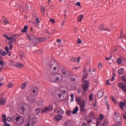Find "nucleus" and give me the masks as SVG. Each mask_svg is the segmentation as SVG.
Listing matches in <instances>:
<instances>
[{
  "label": "nucleus",
  "instance_id": "f257e3e1",
  "mask_svg": "<svg viewBox=\"0 0 126 126\" xmlns=\"http://www.w3.org/2000/svg\"><path fill=\"white\" fill-rule=\"evenodd\" d=\"M12 119L13 121H15L18 126H21L24 124V118L17 114L14 115Z\"/></svg>",
  "mask_w": 126,
  "mask_h": 126
},
{
  "label": "nucleus",
  "instance_id": "f03ea898",
  "mask_svg": "<svg viewBox=\"0 0 126 126\" xmlns=\"http://www.w3.org/2000/svg\"><path fill=\"white\" fill-rule=\"evenodd\" d=\"M34 124H36V118L32 117L31 116H29L27 119L25 126H33Z\"/></svg>",
  "mask_w": 126,
  "mask_h": 126
},
{
  "label": "nucleus",
  "instance_id": "7ed1b4c3",
  "mask_svg": "<svg viewBox=\"0 0 126 126\" xmlns=\"http://www.w3.org/2000/svg\"><path fill=\"white\" fill-rule=\"evenodd\" d=\"M28 39L30 41H32L33 44H38L40 43V40H39V38L36 37L35 35L31 34V35L28 34Z\"/></svg>",
  "mask_w": 126,
  "mask_h": 126
},
{
  "label": "nucleus",
  "instance_id": "20e7f679",
  "mask_svg": "<svg viewBox=\"0 0 126 126\" xmlns=\"http://www.w3.org/2000/svg\"><path fill=\"white\" fill-rule=\"evenodd\" d=\"M54 77L55 81L54 82H59V81H62L63 79V75L60 73H54Z\"/></svg>",
  "mask_w": 126,
  "mask_h": 126
},
{
  "label": "nucleus",
  "instance_id": "39448f33",
  "mask_svg": "<svg viewBox=\"0 0 126 126\" xmlns=\"http://www.w3.org/2000/svg\"><path fill=\"white\" fill-rule=\"evenodd\" d=\"M114 120L116 123H120L122 120V115L119 113H115L114 115Z\"/></svg>",
  "mask_w": 126,
  "mask_h": 126
},
{
  "label": "nucleus",
  "instance_id": "423d86ee",
  "mask_svg": "<svg viewBox=\"0 0 126 126\" xmlns=\"http://www.w3.org/2000/svg\"><path fill=\"white\" fill-rule=\"evenodd\" d=\"M82 88L84 92H86L88 90V88H89V81L86 80L85 84L82 86Z\"/></svg>",
  "mask_w": 126,
  "mask_h": 126
},
{
  "label": "nucleus",
  "instance_id": "0eeeda50",
  "mask_svg": "<svg viewBox=\"0 0 126 126\" xmlns=\"http://www.w3.org/2000/svg\"><path fill=\"white\" fill-rule=\"evenodd\" d=\"M75 100L79 105H82L83 103H85V100H84V99H82V98L80 97H76Z\"/></svg>",
  "mask_w": 126,
  "mask_h": 126
},
{
  "label": "nucleus",
  "instance_id": "6e6552de",
  "mask_svg": "<svg viewBox=\"0 0 126 126\" xmlns=\"http://www.w3.org/2000/svg\"><path fill=\"white\" fill-rule=\"evenodd\" d=\"M20 107V110H22L23 113L27 111L29 108L27 104H21Z\"/></svg>",
  "mask_w": 126,
  "mask_h": 126
},
{
  "label": "nucleus",
  "instance_id": "1a4fd4ad",
  "mask_svg": "<svg viewBox=\"0 0 126 126\" xmlns=\"http://www.w3.org/2000/svg\"><path fill=\"white\" fill-rule=\"evenodd\" d=\"M49 111H53V106L52 105H49L47 107H45L43 110H42V113H47V112H49Z\"/></svg>",
  "mask_w": 126,
  "mask_h": 126
},
{
  "label": "nucleus",
  "instance_id": "9d476101",
  "mask_svg": "<svg viewBox=\"0 0 126 126\" xmlns=\"http://www.w3.org/2000/svg\"><path fill=\"white\" fill-rule=\"evenodd\" d=\"M27 99L30 103H34L36 101L34 96L31 95L28 96Z\"/></svg>",
  "mask_w": 126,
  "mask_h": 126
},
{
  "label": "nucleus",
  "instance_id": "9b49d317",
  "mask_svg": "<svg viewBox=\"0 0 126 126\" xmlns=\"http://www.w3.org/2000/svg\"><path fill=\"white\" fill-rule=\"evenodd\" d=\"M6 104V98L1 97L0 98V105L4 106Z\"/></svg>",
  "mask_w": 126,
  "mask_h": 126
},
{
  "label": "nucleus",
  "instance_id": "f8f14e48",
  "mask_svg": "<svg viewBox=\"0 0 126 126\" xmlns=\"http://www.w3.org/2000/svg\"><path fill=\"white\" fill-rule=\"evenodd\" d=\"M104 95V90H99L97 93V97L100 99L102 98V96Z\"/></svg>",
  "mask_w": 126,
  "mask_h": 126
},
{
  "label": "nucleus",
  "instance_id": "ddd939ff",
  "mask_svg": "<svg viewBox=\"0 0 126 126\" xmlns=\"http://www.w3.org/2000/svg\"><path fill=\"white\" fill-rule=\"evenodd\" d=\"M62 119L63 116L61 115H58L54 117V121H55V122H59V121H61V120Z\"/></svg>",
  "mask_w": 126,
  "mask_h": 126
},
{
  "label": "nucleus",
  "instance_id": "4468645a",
  "mask_svg": "<svg viewBox=\"0 0 126 126\" xmlns=\"http://www.w3.org/2000/svg\"><path fill=\"white\" fill-rule=\"evenodd\" d=\"M80 111L81 112H86V108H85V103H83L80 105Z\"/></svg>",
  "mask_w": 126,
  "mask_h": 126
},
{
  "label": "nucleus",
  "instance_id": "2eb2a0df",
  "mask_svg": "<svg viewBox=\"0 0 126 126\" xmlns=\"http://www.w3.org/2000/svg\"><path fill=\"white\" fill-rule=\"evenodd\" d=\"M90 117L92 119H94V120H95V119L97 118V115L94 112H92L90 114Z\"/></svg>",
  "mask_w": 126,
  "mask_h": 126
},
{
  "label": "nucleus",
  "instance_id": "dca6fc26",
  "mask_svg": "<svg viewBox=\"0 0 126 126\" xmlns=\"http://www.w3.org/2000/svg\"><path fill=\"white\" fill-rule=\"evenodd\" d=\"M118 87H120V88H121L122 90H124L126 88V86L124 85V83L123 82L119 83V84L118 85Z\"/></svg>",
  "mask_w": 126,
  "mask_h": 126
},
{
  "label": "nucleus",
  "instance_id": "f3484780",
  "mask_svg": "<svg viewBox=\"0 0 126 126\" xmlns=\"http://www.w3.org/2000/svg\"><path fill=\"white\" fill-rule=\"evenodd\" d=\"M96 126H100V125H102V121L100 120L99 118H97L96 120Z\"/></svg>",
  "mask_w": 126,
  "mask_h": 126
},
{
  "label": "nucleus",
  "instance_id": "a211bd4d",
  "mask_svg": "<svg viewBox=\"0 0 126 126\" xmlns=\"http://www.w3.org/2000/svg\"><path fill=\"white\" fill-rule=\"evenodd\" d=\"M57 76H55V73L51 74L50 75V79L51 80V81H53V82H55V77H56Z\"/></svg>",
  "mask_w": 126,
  "mask_h": 126
},
{
  "label": "nucleus",
  "instance_id": "6ab92c4d",
  "mask_svg": "<svg viewBox=\"0 0 126 126\" xmlns=\"http://www.w3.org/2000/svg\"><path fill=\"white\" fill-rule=\"evenodd\" d=\"M84 16L83 15H80L79 16H78L77 18L78 22H81V21H82V18H83Z\"/></svg>",
  "mask_w": 126,
  "mask_h": 126
},
{
  "label": "nucleus",
  "instance_id": "aec40b11",
  "mask_svg": "<svg viewBox=\"0 0 126 126\" xmlns=\"http://www.w3.org/2000/svg\"><path fill=\"white\" fill-rule=\"evenodd\" d=\"M79 110V109H78V106H76L72 112L73 115L76 114L77 112H78Z\"/></svg>",
  "mask_w": 126,
  "mask_h": 126
},
{
  "label": "nucleus",
  "instance_id": "412c9836",
  "mask_svg": "<svg viewBox=\"0 0 126 126\" xmlns=\"http://www.w3.org/2000/svg\"><path fill=\"white\" fill-rule=\"evenodd\" d=\"M31 91L32 93L34 95H37V94H38V89H33Z\"/></svg>",
  "mask_w": 126,
  "mask_h": 126
},
{
  "label": "nucleus",
  "instance_id": "4be33fe9",
  "mask_svg": "<svg viewBox=\"0 0 126 126\" xmlns=\"http://www.w3.org/2000/svg\"><path fill=\"white\" fill-rule=\"evenodd\" d=\"M40 113H41V109H40V108H37L35 109L34 114L35 115H38Z\"/></svg>",
  "mask_w": 126,
  "mask_h": 126
},
{
  "label": "nucleus",
  "instance_id": "5701e85b",
  "mask_svg": "<svg viewBox=\"0 0 126 126\" xmlns=\"http://www.w3.org/2000/svg\"><path fill=\"white\" fill-rule=\"evenodd\" d=\"M37 105L38 106H43V105H44V100L39 99Z\"/></svg>",
  "mask_w": 126,
  "mask_h": 126
},
{
  "label": "nucleus",
  "instance_id": "b1692460",
  "mask_svg": "<svg viewBox=\"0 0 126 126\" xmlns=\"http://www.w3.org/2000/svg\"><path fill=\"white\" fill-rule=\"evenodd\" d=\"M125 71V69H124V68H121L118 70V72L119 75L123 74Z\"/></svg>",
  "mask_w": 126,
  "mask_h": 126
},
{
  "label": "nucleus",
  "instance_id": "393cba45",
  "mask_svg": "<svg viewBox=\"0 0 126 126\" xmlns=\"http://www.w3.org/2000/svg\"><path fill=\"white\" fill-rule=\"evenodd\" d=\"M28 29V26H25L24 27V29L22 30V32L23 33H26V32H27Z\"/></svg>",
  "mask_w": 126,
  "mask_h": 126
},
{
  "label": "nucleus",
  "instance_id": "a878e982",
  "mask_svg": "<svg viewBox=\"0 0 126 126\" xmlns=\"http://www.w3.org/2000/svg\"><path fill=\"white\" fill-rule=\"evenodd\" d=\"M101 125H102V126H108V122H107V121L104 120L102 121Z\"/></svg>",
  "mask_w": 126,
  "mask_h": 126
},
{
  "label": "nucleus",
  "instance_id": "bb28decb",
  "mask_svg": "<svg viewBox=\"0 0 126 126\" xmlns=\"http://www.w3.org/2000/svg\"><path fill=\"white\" fill-rule=\"evenodd\" d=\"M0 54L3 57L4 56H6V52H4L2 49L0 50Z\"/></svg>",
  "mask_w": 126,
  "mask_h": 126
},
{
  "label": "nucleus",
  "instance_id": "cd10ccee",
  "mask_svg": "<svg viewBox=\"0 0 126 126\" xmlns=\"http://www.w3.org/2000/svg\"><path fill=\"white\" fill-rule=\"evenodd\" d=\"M80 60H81V57H79L78 58H77L73 59V61H74V62H78V63H80L79 61H80Z\"/></svg>",
  "mask_w": 126,
  "mask_h": 126
},
{
  "label": "nucleus",
  "instance_id": "c85d7f7f",
  "mask_svg": "<svg viewBox=\"0 0 126 126\" xmlns=\"http://www.w3.org/2000/svg\"><path fill=\"white\" fill-rule=\"evenodd\" d=\"M16 67H18V68H20L21 67H23V64L18 63L17 64H16Z\"/></svg>",
  "mask_w": 126,
  "mask_h": 126
},
{
  "label": "nucleus",
  "instance_id": "c756f323",
  "mask_svg": "<svg viewBox=\"0 0 126 126\" xmlns=\"http://www.w3.org/2000/svg\"><path fill=\"white\" fill-rule=\"evenodd\" d=\"M71 125V121L68 120L64 124L65 126H70Z\"/></svg>",
  "mask_w": 126,
  "mask_h": 126
},
{
  "label": "nucleus",
  "instance_id": "7c9ffc66",
  "mask_svg": "<svg viewBox=\"0 0 126 126\" xmlns=\"http://www.w3.org/2000/svg\"><path fill=\"white\" fill-rule=\"evenodd\" d=\"M66 69L65 68L62 70V73L63 75H65V74H66Z\"/></svg>",
  "mask_w": 126,
  "mask_h": 126
},
{
  "label": "nucleus",
  "instance_id": "2f4dec72",
  "mask_svg": "<svg viewBox=\"0 0 126 126\" xmlns=\"http://www.w3.org/2000/svg\"><path fill=\"white\" fill-rule=\"evenodd\" d=\"M57 114H64V111L62 109H58Z\"/></svg>",
  "mask_w": 126,
  "mask_h": 126
},
{
  "label": "nucleus",
  "instance_id": "473e14b6",
  "mask_svg": "<svg viewBox=\"0 0 126 126\" xmlns=\"http://www.w3.org/2000/svg\"><path fill=\"white\" fill-rule=\"evenodd\" d=\"M99 120L103 122V120H104V115L103 114H100L99 115Z\"/></svg>",
  "mask_w": 126,
  "mask_h": 126
},
{
  "label": "nucleus",
  "instance_id": "72a5a7b5",
  "mask_svg": "<svg viewBox=\"0 0 126 126\" xmlns=\"http://www.w3.org/2000/svg\"><path fill=\"white\" fill-rule=\"evenodd\" d=\"M105 104L106 106H107V108L108 111H109V110H110V105H109L108 101H106V100H105Z\"/></svg>",
  "mask_w": 126,
  "mask_h": 126
},
{
  "label": "nucleus",
  "instance_id": "f704fd0d",
  "mask_svg": "<svg viewBox=\"0 0 126 126\" xmlns=\"http://www.w3.org/2000/svg\"><path fill=\"white\" fill-rule=\"evenodd\" d=\"M99 29L102 31H104V30H105V29L104 28V25L103 24H101L99 26Z\"/></svg>",
  "mask_w": 126,
  "mask_h": 126
},
{
  "label": "nucleus",
  "instance_id": "c9c22d12",
  "mask_svg": "<svg viewBox=\"0 0 126 126\" xmlns=\"http://www.w3.org/2000/svg\"><path fill=\"white\" fill-rule=\"evenodd\" d=\"M26 82L24 83L21 86V89H24L26 87Z\"/></svg>",
  "mask_w": 126,
  "mask_h": 126
},
{
  "label": "nucleus",
  "instance_id": "e433bc0d",
  "mask_svg": "<svg viewBox=\"0 0 126 126\" xmlns=\"http://www.w3.org/2000/svg\"><path fill=\"white\" fill-rule=\"evenodd\" d=\"M3 119V122H6V115L5 114H2V115Z\"/></svg>",
  "mask_w": 126,
  "mask_h": 126
},
{
  "label": "nucleus",
  "instance_id": "4c0bfd02",
  "mask_svg": "<svg viewBox=\"0 0 126 126\" xmlns=\"http://www.w3.org/2000/svg\"><path fill=\"white\" fill-rule=\"evenodd\" d=\"M117 62L118 64H122V59H121V58H118V59L117 61Z\"/></svg>",
  "mask_w": 126,
  "mask_h": 126
},
{
  "label": "nucleus",
  "instance_id": "58836bf2",
  "mask_svg": "<svg viewBox=\"0 0 126 126\" xmlns=\"http://www.w3.org/2000/svg\"><path fill=\"white\" fill-rule=\"evenodd\" d=\"M88 76V75H84L83 76V81H84L85 82V81H86V80H85V79H86V78H87V77Z\"/></svg>",
  "mask_w": 126,
  "mask_h": 126
},
{
  "label": "nucleus",
  "instance_id": "ea45409f",
  "mask_svg": "<svg viewBox=\"0 0 126 126\" xmlns=\"http://www.w3.org/2000/svg\"><path fill=\"white\" fill-rule=\"evenodd\" d=\"M40 9H41V11L43 12V13H44V11H45V10H46V8L44 6H41Z\"/></svg>",
  "mask_w": 126,
  "mask_h": 126
},
{
  "label": "nucleus",
  "instance_id": "a19ab883",
  "mask_svg": "<svg viewBox=\"0 0 126 126\" xmlns=\"http://www.w3.org/2000/svg\"><path fill=\"white\" fill-rule=\"evenodd\" d=\"M120 107H125L126 106V103L121 102L120 104H119Z\"/></svg>",
  "mask_w": 126,
  "mask_h": 126
},
{
  "label": "nucleus",
  "instance_id": "79ce46f5",
  "mask_svg": "<svg viewBox=\"0 0 126 126\" xmlns=\"http://www.w3.org/2000/svg\"><path fill=\"white\" fill-rule=\"evenodd\" d=\"M70 97H71V99H70L71 102H73V101H74V97L73 96V94H71L70 95Z\"/></svg>",
  "mask_w": 126,
  "mask_h": 126
},
{
  "label": "nucleus",
  "instance_id": "37998d69",
  "mask_svg": "<svg viewBox=\"0 0 126 126\" xmlns=\"http://www.w3.org/2000/svg\"><path fill=\"white\" fill-rule=\"evenodd\" d=\"M13 86V84L12 83H10L9 84L7 85L8 88H11Z\"/></svg>",
  "mask_w": 126,
  "mask_h": 126
},
{
  "label": "nucleus",
  "instance_id": "c03bdc74",
  "mask_svg": "<svg viewBox=\"0 0 126 126\" xmlns=\"http://www.w3.org/2000/svg\"><path fill=\"white\" fill-rule=\"evenodd\" d=\"M3 20L4 21V24L6 25V24H7V23H8V21H7V19H6V18H4L3 19Z\"/></svg>",
  "mask_w": 126,
  "mask_h": 126
},
{
  "label": "nucleus",
  "instance_id": "a18cd8bd",
  "mask_svg": "<svg viewBox=\"0 0 126 126\" xmlns=\"http://www.w3.org/2000/svg\"><path fill=\"white\" fill-rule=\"evenodd\" d=\"M71 114V111L67 110L66 111V114L67 115V116H70Z\"/></svg>",
  "mask_w": 126,
  "mask_h": 126
},
{
  "label": "nucleus",
  "instance_id": "49530a36",
  "mask_svg": "<svg viewBox=\"0 0 126 126\" xmlns=\"http://www.w3.org/2000/svg\"><path fill=\"white\" fill-rule=\"evenodd\" d=\"M123 31L120 32V39H123L124 38V34H123Z\"/></svg>",
  "mask_w": 126,
  "mask_h": 126
},
{
  "label": "nucleus",
  "instance_id": "de8ad7c7",
  "mask_svg": "<svg viewBox=\"0 0 126 126\" xmlns=\"http://www.w3.org/2000/svg\"><path fill=\"white\" fill-rule=\"evenodd\" d=\"M39 43H42V42L45 41V38H39Z\"/></svg>",
  "mask_w": 126,
  "mask_h": 126
},
{
  "label": "nucleus",
  "instance_id": "09e8293b",
  "mask_svg": "<svg viewBox=\"0 0 126 126\" xmlns=\"http://www.w3.org/2000/svg\"><path fill=\"white\" fill-rule=\"evenodd\" d=\"M4 126H10V124H9L6 122V121L4 122Z\"/></svg>",
  "mask_w": 126,
  "mask_h": 126
},
{
  "label": "nucleus",
  "instance_id": "8fccbe9b",
  "mask_svg": "<svg viewBox=\"0 0 126 126\" xmlns=\"http://www.w3.org/2000/svg\"><path fill=\"white\" fill-rule=\"evenodd\" d=\"M87 123H88L89 124V126H90V123H92V120L90 119L89 120H87Z\"/></svg>",
  "mask_w": 126,
  "mask_h": 126
},
{
  "label": "nucleus",
  "instance_id": "3c124183",
  "mask_svg": "<svg viewBox=\"0 0 126 126\" xmlns=\"http://www.w3.org/2000/svg\"><path fill=\"white\" fill-rule=\"evenodd\" d=\"M77 44H81V43H82V41H81L80 39H78L77 40Z\"/></svg>",
  "mask_w": 126,
  "mask_h": 126
},
{
  "label": "nucleus",
  "instance_id": "603ef678",
  "mask_svg": "<svg viewBox=\"0 0 126 126\" xmlns=\"http://www.w3.org/2000/svg\"><path fill=\"white\" fill-rule=\"evenodd\" d=\"M81 3H80V2H77L75 4V5H78V6H80Z\"/></svg>",
  "mask_w": 126,
  "mask_h": 126
},
{
  "label": "nucleus",
  "instance_id": "864d4df0",
  "mask_svg": "<svg viewBox=\"0 0 126 126\" xmlns=\"http://www.w3.org/2000/svg\"><path fill=\"white\" fill-rule=\"evenodd\" d=\"M117 123L115 124L113 126H121V123L117 122Z\"/></svg>",
  "mask_w": 126,
  "mask_h": 126
},
{
  "label": "nucleus",
  "instance_id": "5fc2aeb1",
  "mask_svg": "<svg viewBox=\"0 0 126 126\" xmlns=\"http://www.w3.org/2000/svg\"><path fill=\"white\" fill-rule=\"evenodd\" d=\"M0 65L3 66V61L0 59Z\"/></svg>",
  "mask_w": 126,
  "mask_h": 126
},
{
  "label": "nucleus",
  "instance_id": "6e6d98bb",
  "mask_svg": "<svg viewBox=\"0 0 126 126\" xmlns=\"http://www.w3.org/2000/svg\"><path fill=\"white\" fill-rule=\"evenodd\" d=\"M5 50L6 51V52H7V53H8V52L9 51V48H8V47H6L5 48Z\"/></svg>",
  "mask_w": 126,
  "mask_h": 126
},
{
  "label": "nucleus",
  "instance_id": "4d7b16f0",
  "mask_svg": "<svg viewBox=\"0 0 126 126\" xmlns=\"http://www.w3.org/2000/svg\"><path fill=\"white\" fill-rule=\"evenodd\" d=\"M11 117H8L7 119V121H8V122H11Z\"/></svg>",
  "mask_w": 126,
  "mask_h": 126
},
{
  "label": "nucleus",
  "instance_id": "13d9d810",
  "mask_svg": "<svg viewBox=\"0 0 126 126\" xmlns=\"http://www.w3.org/2000/svg\"><path fill=\"white\" fill-rule=\"evenodd\" d=\"M35 20H36V22L37 24H38V23H39V22H40V20L37 18H36Z\"/></svg>",
  "mask_w": 126,
  "mask_h": 126
},
{
  "label": "nucleus",
  "instance_id": "bf43d9fd",
  "mask_svg": "<svg viewBox=\"0 0 126 126\" xmlns=\"http://www.w3.org/2000/svg\"><path fill=\"white\" fill-rule=\"evenodd\" d=\"M105 84L106 85H110V82H109V80H107Z\"/></svg>",
  "mask_w": 126,
  "mask_h": 126
},
{
  "label": "nucleus",
  "instance_id": "052dcab7",
  "mask_svg": "<svg viewBox=\"0 0 126 126\" xmlns=\"http://www.w3.org/2000/svg\"><path fill=\"white\" fill-rule=\"evenodd\" d=\"M90 99H91V101H93V97H92V94H90Z\"/></svg>",
  "mask_w": 126,
  "mask_h": 126
},
{
  "label": "nucleus",
  "instance_id": "680f3d73",
  "mask_svg": "<svg viewBox=\"0 0 126 126\" xmlns=\"http://www.w3.org/2000/svg\"><path fill=\"white\" fill-rule=\"evenodd\" d=\"M50 22H52V23H55V20H54L53 19H50Z\"/></svg>",
  "mask_w": 126,
  "mask_h": 126
},
{
  "label": "nucleus",
  "instance_id": "e2e57ef3",
  "mask_svg": "<svg viewBox=\"0 0 126 126\" xmlns=\"http://www.w3.org/2000/svg\"><path fill=\"white\" fill-rule=\"evenodd\" d=\"M112 57H113L112 55L111 56L110 58H106V61H109V60H111V59H112Z\"/></svg>",
  "mask_w": 126,
  "mask_h": 126
},
{
  "label": "nucleus",
  "instance_id": "0e129e2a",
  "mask_svg": "<svg viewBox=\"0 0 126 126\" xmlns=\"http://www.w3.org/2000/svg\"><path fill=\"white\" fill-rule=\"evenodd\" d=\"M10 46V50H11V49H12V48H13V45L12 44H9Z\"/></svg>",
  "mask_w": 126,
  "mask_h": 126
},
{
  "label": "nucleus",
  "instance_id": "69168bd1",
  "mask_svg": "<svg viewBox=\"0 0 126 126\" xmlns=\"http://www.w3.org/2000/svg\"><path fill=\"white\" fill-rule=\"evenodd\" d=\"M82 126H87V124L86 123H84L82 124Z\"/></svg>",
  "mask_w": 126,
  "mask_h": 126
},
{
  "label": "nucleus",
  "instance_id": "338daca9",
  "mask_svg": "<svg viewBox=\"0 0 126 126\" xmlns=\"http://www.w3.org/2000/svg\"><path fill=\"white\" fill-rule=\"evenodd\" d=\"M98 67H99V68H102V64H101L100 63H99Z\"/></svg>",
  "mask_w": 126,
  "mask_h": 126
},
{
  "label": "nucleus",
  "instance_id": "774afa93",
  "mask_svg": "<svg viewBox=\"0 0 126 126\" xmlns=\"http://www.w3.org/2000/svg\"><path fill=\"white\" fill-rule=\"evenodd\" d=\"M124 92H125V93H126V85H125V89L123 90Z\"/></svg>",
  "mask_w": 126,
  "mask_h": 126
}]
</instances>
